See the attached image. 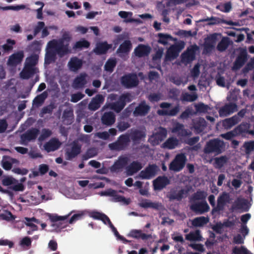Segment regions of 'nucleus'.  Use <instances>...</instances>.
Wrapping results in <instances>:
<instances>
[{
    "instance_id": "obj_1",
    "label": "nucleus",
    "mask_w": 254,
    "mask_h": 254,
    "mask_svg": "<svg viewBox=\"0 0 254 254\" xmlns=\"http://www.w3.org/2000/svg\"><path fill=\"white\" fill-rule=\"evenodd\" d=\"M225 143L223 140L214 138L207 141L204 147L203 152L206 154L214 153L218 155L222 153L225 148Z\"/></svg>"
},
{
    "instance_id": "obj_2",
    "label": "nucleus",
    "mask_w": 254,
    "mask_h": 254,
    "mask_svg": "<svg viewBox=\"0 0 254 254\" xmlns=\"http://www.w3.org/2000/svg\"><path fill=\"white\" fill-rule=\"evenodd\" d=\"M47 46L54 49L61 58L70 52L69 44L63 43L61 40L53 39L48 43Z\"/></svg>"
},
{
    "instance_id": "obj_3",
    "label": "nucleus",
    "mask_w": 254,
    "mask_h": 254,
    "mask_svg": "<svg viewBox=\"0 0 254 254\" xmlns=\"http://www.w3.org/2000/svg\"><path fill=\"white\" fill-rule=\"evenodd\" d=\"M189 190L180 187L172 188L167 194V197L170 201H181L186 198L189 194Z\"/></svg>"
},
{
    "instance_id": "obj_4",
    "label": "nucleus",
    "mask_w": 254,
    "mask_h": 254,
    "mask_svg": "<svg viewBox=\"0 0 254 254\" xmlns=\"http://www.w3.org/2000/svg\"><path fill=\"white\" fill-rule=\"evenodd\" d=\"M130 138L128 134H123L119 136L117 140L109 144V147L112 150L121 151L125 149L129 145Z\"/></svg>"
},
{
    "instance_id": "obj_5",
    "label": "nucleus",
    "mask_w": 254,
    "mask_h": 254,
    "mask_svg": "<svg viewBox=\"0 0 254 254\" xmlns=\"http://www.w3.org/2000/svg\"><path fill=\"white\" fill-rule=\"evenodd\" d=\"M121 82L124 87L129 89L136 87L139 84V80L135 73H129L121 77Z\"/></svg>"
},
{
    "instance_id": "obj_6",
    "label": "nucleus",
    "mask_w": 254,
    "mask_h": 254,
    "mask_svg": "<svg viewBox=\"0 0 254 254\" xmlns=\"http://www.w3.org/2000/svg\"><path fill=\"white\" fill-rule=\"evenodd\" d=\"M187 159L183 153L177 154L169 165V169L175 172L181 171L185 167Z\"/></svg>"
},
{
    "instance_id": "obj_7",
    "label": "nucleus",
    "mask_w": 254,
    "mask_h": 254,
    "mask_svg": "<svg viewBox=\"0 0 254 254\" xmlns=\"http://www.w3.org/2000/svg\"><path fill=\"white\" fill-rule=\"evenodd\" d=\"M184 43L171 45L167 50L165 57L166 61H171L176 59L180 51L184 48Z\"/></svg>"
},
{
    "instance_id": "obj_8",
    "label": "nucleus",
    "mask_w": 254,
    "mask_h": 254,
    "mask_svg": "<svg viewBox=\"0 0 254 254\" xmlns=\"http://www.w3.org/2000/svg\"><path fill=\"white\" fill-rule=\"evenodd\" d=\"M190 209L196 214H202L209 211L210 207L206 201L190 202Z\"/></svg>"
},
{
    "instance_id": "obj_9",
    "label": "nucleus",
    "mask_w": 254,
    "mask_h": 254,
    "mask_svg": "<svg viewBox=\"0 0 254 254\" xmlns=\"http://www.w3.org/2000/svg\"><path fill=\"white\" fill-rule=\"evenodd\" d=\"M39 132V129L35 127L27 130L20 136L21 144L27 145L28 142L35 140Z\"/></svg>"
},
{
    "instance_id": "obj_10",
    "label": "nucleus",
    "mask_w": 254,
    "mask_h": 254,
    "mask_svg": "<svg viewBox=\"0 0 254 254\" xmlns=\"http://www.w3.org/2000/svg\"><path fill=\"white\" fill-rule=\"evenodd\" d=\"M167 135V131L166 129L160 127L158 130L151 136L149 140L153 145H158L165 139Z\"/></svg>"
},
{
    "instance_id": "obj_11",
    "label": "nucleus",
    "mask_w": 254,
    "mask_h": 254,
    "mask_svg": "<svg viewBox=\"0 0 254 254\" xmlns=\"http://www.w3.org/2000/svg\"><path fill=\"white\" fill-rule=\"evenodd\" d=\"M100 194L102 196H113L115 202H123L126 204H128L130 202L129 199H126L124 196L119 195L116 190L112 189L101 191Z\"/></svg>"
},
{
    "instance_id": "obj_12",
    "label": "nucleus",
    "mask_w": 254,
    "mask_h": 254,
    "mask_svg": "<svg viewBox=\"0 0 254 254\" xmlns=\"http://www.w3.org/2000/svg\"><path fill=\"white\" fill-rule=\"evenodd\" d=\"M230 201V195L229 193L224 192L217 199V203L216 207L212 210V213L218 212L223 210L224 206L227 203Z\"/></svg>"
},
{
    "instance_id": "obj_13",
    "label": "nucleus",
    "mask_w": 254,
    "mask_h": 254,
    "mask_svg": "<svg viewBox=\"0 0 254 254\" xmlns=\"http://www.w3.org/2000/svg\"><path fill=\"white\" fill-rule=\"evenodd\" d=\"M198 49L196 45L191 46L181 55L182 61L189 63L195 59V52Z\"/></svg>"
},
{
    "instance_id": "obj_14",
    "label": "nucleus",
    "mask_w": 254,
    "mask_h": 254,
    "mask_svg": "<svg viewBox=\"0 0 254 254\" xmlns=\"http://www.w3.org/2000/svg\"><path fill=\"white\" fill-rule=\"evenodd\" d=\"M158 167L156 165H149L144 170L140 172L139 176L142 179L149 180L156 175Z\"/></svg>"
},
{
    "instance_id": "obj_15",
    "label": "nucleus",
    "mask_w": 254,
    "mask_h": 254,
    "mask_svg": "<svg viewBox=\"0 0 254 254\" xmlns=\"http://www.w3.org/2000/svg\"><path fill=\"white\" fill-rule=\"evenodd\" d=\"M250 124L247 123H242L235 128L238 135L246 136L251 135L254 136V130H250Z\"/></svg>"
},
{
    "instance_id": "obj_16",
    "label": "nucleus",
    "mask_w": 254,
    "mask_h": 254,
    "mask_svg": "<svg viewBox=\"0 0 254 254\" xmlns=\"http://www.w3.org/2000/svg\"><path fill=\"white\" fill-rule=\"evenodd\" d=\"M237 110V105L235 103H229L221 107L218 113L220 117H224L234 113Z\"/></svg>"
},
{
    "instance_id": "obj_17",
    "label": "nucleus",
    "mask_w": 254,
    "mask_h": 254,
    "mask_svg": "<svg viewBox=\"0 0 254 254\" xmlns=\"http://www.w3.org/2000/svg\"><path fill=\"white\" fill-rule=\"evenodd\" d=\"M24 57V52L22 51H18L9 57L7 64L10 66H16L21 63Z\"/></svg>"
},
{
    "instance_id": "obj_18",
    "label": "nucleus",
    "mask_w": 254,
    "mask_h": 254,
    "mask_svg": "<svg viewBox=\"0 0 254 254\" xmlns=\"http://www.w3.org/2000/svg\"><path fill=\"white\" fill-rule=\"evenodd\" d=\"M101 121L103 126L111 127L116 122V115L113 112H106L101 116Z\"/></svg>"
},
{
    "instance_id": "obj_19",
    "label": "nucleus",
    "mask_w": 254,
    "mask_h": 254,
    "mask_svg": "<svg viewBox=\"0 0 254 254\" xmlns=\"http://www.w3.org/2000/svg\"><path fill=\"white\" fill-rule=\"evenodd\" d=\"M151 49L148 45L142 44H139L134 50L133 53L138 58H142L148 56Z\"/></svg>"
},
{
    "instance_id": "obj_20",
    "label": "nucleus",
    "mask_w": 254,
    "mask_h": 254,
    "mask_svg": "<svg viewBox=\"0 0 254 254\" xmlns=\"http://www.w3.org/2000/svg\"><path fill=\"white\" fill-rule=\"evenodd\" d=\"M150 107L146 104L145 101H141L135 108L133 114L135 116H145L149 112Z\"/></svg>"
},
{
    "instance_id": "obj_21",
    "label": "nucleus",
    "mask_w": 254,
    "mask_h": 254,
    "mask_svg": "<svg viewBox=\"0 0 254 254\" xmlns=\"http://www.w3.org/2000/svg\"><path fill=\"white\" fill-rule=\"evenodd\" d=\"M170 184V181L166 176H159L153 182L155 190H161Z\"/></svg>"
},
{
    "instance_id": "obj_22",
    "label": "nucleus",
    "mask_w": 254,
    "mask_h": 254,
    "mask_svg": "<svg viewBox=\"0 0 254 254\" xmlns=\"http://www.w3.org/2000/svg\"><path fill=\"white\" fill-rule=\"evenodd\" d=\"M111 48L112 45L108 44L106 41L99 42L97 43L93 51L96 55H101L106 54Z\"/></svg>"
},
{
    "instance_id": "obj_23",
    "label": "nucleus",
    "mask_w": 254,
    "mask_h": 254,
    "mask_svg": "<svg viewBox=\"0 0 254 254\" xmlns=\"http://www.w3.org/2000/svg\"><path fill=\"white\" fill-rule=\"evenodd\" d=\"M61 145V143L58 139L53 138L44 144V147L47 152H50L58 149Z\"/></svg>"
},
{
    "instance_id": "obj_24",
    "label": "nucleus",
    "mask_w": 254,
    "mask_h": 254,
    "mask_svg": "<svg viewBox=\"0 0 254 254\" xmlns=\"http://www.w3.org/2000/svg\"><path fill=\"white\" fill-rule=\"evenodd\" d=\"M104 98L102 95L98 94L94 98L88 105V109L93 111H96L101 106V104L104 102Z\"/></svg>"
},
{
    "instance_id": "obj_25",
    "label": "nucleus",
    "mask_w": 254,
    "mask_h": 254,
    "mask_svg": "<svg viewBox=\"0 0 254 254\" xmlns=\"http://www.w3.org/2000/svg\"><path fill=\"white\" fill-rule=\"evenodd\" d=\"M128 161V157H120L118 160L115 161L114 164L111 166V171L116 172L123 169L127 164Z\"/></svg>"
},
{
    "instance_id": "obj_26",
    "label": "nucleus",
    "mask_w": 254,
    "mask_h": 254,
    "mask_svg": "<svg viewBox=\"0 0 254 254\" xmlns=\"http://www.w3.org/2000/svg\"><path fill=\"white\" fill-rule=\"evenodd\" d=\"M37 68L24 64V66L20 73V77L23 79H28L36 72Z\"/></svg>"
},
{
    "instance_id": "obj_27",
    "label": "nucleus",
    "mask_w": 254,
    "mask_h": 254,
    "mask_svg": "<svg viewBox=\"0 0 254 254\" xmlns=\"http://www.w3.org/2000/svg\"><path fill=\"white\" fill-rule=\"evenodd\" d=\"M82 64V61L77 57L71 58L68 63V66L69 69L74 72L81 68Z\"/></svg>"
},
{
    "instance_id": "obj_28",
    "label": "nucleus",
    "mask_w": 254,
    "mask_h": 254,
    "mask_svg": "<svg viewBox=\"0 0 254 254\" xmlns=\"http://www.w3.org/2000/svg\"><path fill=\"white\" fill-rule=\"evenodd\" d=\"M142 168L141 163L137 161H133L126 168L127 174L129 176H132L137 173Z\"/></svg>"
},
{
    "instance_id": "obj_29",
    "label": "nucleus",
    "mask_w": 254,
    "mask_h": 254,
    "mask_svg": "<svg viewBox=\"0 0 254 254\" xmlns=\"http://www.w3.org/2000/svg\"><path fill=\"white\" fill-rule=\"evenodd\" d=\"M128 236L136 239H140L142 240H147L152 238L151 234L143 233L141 230L136 229L131 230L128 234Z\"/></svg>"
},
{
    "instance_id": "obj_30",
    "label": "nucleus",
    "mask_w": 254,
    "mask_h": 254,
    "mask_svg": "<svg viewBox=\"0 0 254 254\" xmlns=\"http://www.w3.org/2000/svg\"><path fill=\"white\" fill-rule=\"evenodd\" d=\"M132 48V44L129 40L124 41L119 46L117 50L118 54H128ZM121 56V55H120Z\"/></svg>"
},
{
    "instance_id": "obj_31",
    "label": "nucleus",
    "mask_w": 254,
    "mask_h": 254,
    "mask_svg": "<svg viewBox=\"0 0 254 254\" xmlns=\"http://www.w3.org/2000/svg\"><path fill=\"white\" fill-rule=\"evenodd\" d=\"M81 152V146L74 143L70 150H67L65 153L66 159L70 160L77 156Z\"/></svg>"
},
{
    "instance_id": "obj_32",
    "label": "nucleus",
    "mask_w": 254,
    "mask_h": 254,
    "mask_svg": "<svg viewBox=\"0 0 254 254\" xmlns=\"http://www.w3.org/2000/svg\"><path fill=\"white\" fill-rule=\"evenodd\" d=\"M216 40V34L215 33L211 35L206 39L204 44V51L206 53L210 52L213 49L214 44Z\"/></svg>"
},
{
    "instance_id": "obj_33",
    "label": "nucleus",
    "mask_w": 254,
    "mask_h": 254,
    "mask_svg": "<svg viewBox=\"0 0 254 254\" xmlns=\"http://www.w3.org/2000/svg\"><path fill=\"white\" fill-rule=\"evenodd\" d=\"M247 60V55L246 52H241L236 58L234 63V69H239L241 68L246 63Z\"/></svg>"
},
{
    "instance_id": "obj_34",
    "label": "nucleus",
    "mask_w": 254,
    "mask_h": 254,
    "mask_svg": "<svg viewBox=\"0 0 254 254\" xmlns=\"http://www.w3.org/2000/svg\"><path fill=\"white\" fill-rule=\"evenodd\" d=\"M240 121L239 118L235 115L231 118L224 120L222 122V126L225 129H230L233 126L237 124Z\"/></svg>"
},
{
    "instance_id": "obj_35",
    "label": "nucleus",
    "mask_w": 254,
    "mask_h": 254,
    "mask_svg": "<svg viewBox=\"0 0 254 254\" xmlns=\"http://www.w3.org/2000/svg\"><path fill=\"white\" fill-rule=\"evenodd\" d=\"M206 126V122L202 118H199L193 122V127L195 131L201 133L203 131Z\"/></svg>"
},
{
    "instance_id": "obj_36",
    "label": "nucleus",
    "mask_w": 254,
    "mask_h": 254,
    "mask_svg": "<svg viewBox=\"0 0 254 254\" xmlns=\"http://www.w3.org/2000/svg\"><path fill=\"white\" fill-rule=\"evenodd\" d=\"M57 55V53L54 49L47 46V50L45 57V63L46 64H50L54 62L56 60Z\"/></svg>"
},
{
    "instance_id": "obj_37",
    "label": "nucleus",
    "mask_w": 254,
    "mask_h": 254,
    "mask_svg": "<svg viewBox=\"0 0 254 254\" xmlns=\"http://www.w3.org/2000/svg\"><path fill=\"white\" fill-rule=\"evenodd\" d=\"M123 98V96H120L117 101L110 104V108L117 113H120L126 106V103L122 99Z\"/></svg>"
},
{
    "instance_id": "obj_38",
    "label": "nucleus",
    "mask_w": 254,
    "mask_h": 254,
    "mask_svg": "<svg viewBox=\"0 0 254 254\" xmlns=\"http://www.w3.org/2000/svg\"><path fill=\"white\" fill-rule=\"evenodd\" d=\"M86 74L81 73L77 76L73 80V85L75 88H82L87 83L86 80Z\"/></svg>"
},
{
    "instance_id": "obj_39",
    "label": "nucleus",
    "mask_w": 254,
    "mask_h": 254,
    "mask_svg": "<svg viewBox=\"0 0 254 254\" xmlns=\"http://www.w3.org/2000/svg\"><path fill=\"white\" fill-rule=\"evenodd\" d=\"M180 111V107L177 105L170 110H158L157 113L160 116H175Z\"/></svg>"
},
{
    "instance_id": "obj_40",
    "label": "nucleus",
    "mask_w": 254,
    "mask_h": 254,
    "mask_svg": "<svg viewBox=\"0 0 254 254\" xmlns=\"http://www.w3.org/2000/svg\"><path fill=\"white\" fill-rule=\"evenodd\" d=\"M138 205L140 207L145 209L151 208L154 209H158L160 206L158 202H153L147 199H143L141 202L139 203Z\"/></svg>"
},
{
    "instance_id": "obj_41",
    "label": "nucleus",
    "mask_w": 254,
    "mask_h": 254,
    "mask_svg": "<svg viewBox=\"0 0 254 254\" xmlns=\"http://www.w3.org/2000/svg\"><path fill=\"white\" fill-rule=\"evenodd\" d=\"M206 193L204 191H197L190 198V202H198V201H206Z\"/></svg>"
},
{
    "instance_id": "obj_42",
    "label": "nucleus",
    "mask_w": 254,
    "mask_h": 254,
    "mask_svg": "<svg viewBox=\"0 0 254 254\" xmlns=\"http://www.w3.org/2000/svg\"><path fill=\"white\" fill-rule=\"evenodd\" d=\"M202 236L200 235L199 230H196L193 232H190L186 235V240L190 241H200L202 240Z\"/></svg>"
},
{
    "instance_id": "obj_43",
    "label": "nucleus",
    "mask_w": 254,
    "mask_h": 254,
    "mask_svg": "<svg viewBox=\"0 0 254 254\" xmlns=\"http://www.w3.org/2000/svg\"><path fill=\"white\" fill-rule=\"evenodd\" d=\"M209 221L207 217L200 216L193 219L191 222V224L194 227H201L206 224Z\"/></svg>"
},
{
    "instance_id": "obj_44",
    "label": "nucleus",
    "mask_w": 254,
    "mask_h": 254,
    "mask_svg": "<svg viewBox=\"0 0 254 254\" xmlns=\"http://www.w3.org/2000/svg\"><path fill=\"white\" fill-rule=\"evenodd\" d=\"M230 44L229 38L228 37H223L218 43L217 49L220 52H224L227 49Z\"/></svg>"
},
{
    "instance_id": "obj_45",
    "label": "nucleus",
    "mask_w": 254,
    "mask_h": 254,
    "mask_svg": "<svg viewBox=\"0 0 254 254\" xmlns=\"http://www.w3.org/2000/svg\"><path fill=\"white\" fill-rule=\"evenodd\" d=\"M117 61L115 59L110 58L104 65V70L109 73H112L116 66Z\"/></svg>"
},
{
    "instance_id": "obj_46",
    "label": "nucleus",
    "mask_w": 254,
    "mask_h": 254,
    "mask_svg": "<svg viewBox=\"0 0 254 254\" xmlns=\"http://www.w3.org/2000/svg\"><path fill=\"white\" fill-rule=\"evenodd\" d=\"M130 136L132 141L136 142L140 140L142 138H144L146 134L145 132L143 131L135 129L131 133Z\"/></svg>"
},
{
    "instance_id": "obj_47",
    "label": "nucleus",
    "mask_w": 254,
    "mask_h": 254,
    "mask_svg": "<svg viewBox=\"0 0 254 254\" xmlns=\"http://www.w3.org/2000/svg\"><path fill=\"white\" fill-rule=\"evenodd\" d=\"M178 141L176 138H169L163 144L164 148L172 149L178 145Z\"/></svg>"
},
{
    "instance_id": "obj_48",
    "label": "nucleus",
    "mask_w": 254,
    "mask_h": 254,
    "mask_svg": "<svg viewBox=\"0 0 254 254\" xmlns=\"http://www.w3.org/2000/svg\"><path fill=\"white\" fill-rule=\"evenodd\" d=\"M48 96V93L46 91L37 95L33 101V104L38 107L40 106L45 100Z\"/></svg>"
},
{
    "instance_id": "obj_49",
    "label": "nucleus",
    "mask_w": 254,
    "mask_h": 254,
    "mask_svg": "<svg viewBox=\"0 0 254 254\" xmlns=\"http://www.w3.org/2000/svg\"><path fill=\"white\" fill-rule=\"evenodd\" d=\"M197 98V95L195 93L190 94L188 92L183 93L181 96V100L182 102H193Z\"/></svg>"
},
{
    "instance_id": "obj_50",
    "label": "nucleus",
    "mask_w": 254,
    "mask_h": 254,
    "mask_svg": "<svg viewBox=\"0 0 254 254\" xmlns=\"http://www.w3.org/2000/svg\"><path fill=\"white\" fill-rule=\"evenodd\" d=\"M38 56L36 54L32 55L30 57L26 58L25 65L33 67H35V65L38 63Z\"/></svg>"
},
{
    "instance_id": "obj_51",
    "label": "nucleus",
    "mask_w": 254,
    "mask_h": 254,
    "mask_svg": "<svg viewBox=\"0 0 254 254\" xmlns=\"http://www.w3.org/2000/svg\"><path fill=\"white\" fill-rule=\"evenodd\" d=\"M73 212V211H71L67 215L65 216H58L57 215H53L50 214L49 215V218L51 222L57 223L59 221H64L67 219V218Z\"/></svg>"
},
{
    "instance_id": "obj_52",
    "label": "nucleus",
    "mask_w": 254,
    "mask_h": 254,
    "mask_svg": "<svg viewBox=\"0 0 254 254\" xmlns=\"http://www.w3.org/2000/svg\"><path fill=\"white\" fill-rule=\"evenodd\" d=\"M25 220L26 221V225L32 228V231H36L38 229V227L35 224H33V222L36 223L37 224H40V221L35 218V217L32 218H25Z\"/></svg>"
},
{
    "instance_id": "obj_53",
    "label": "nucleus",
    "mask_w": 254,
    "mask_h": 254,
    "mask_svg": "<svg viewBox=\"0 0 254 254\" xmlns=\"http://www.w3.org/2000/svg\"><path fill=\"white\" fill-rule=\"evenodd\" d=\"M158 37L159 38L158 41V43L164 45H167L168 41L172 40L173 39V37L170 35L163 33H158Z\"/></svg>"
},
{
    "instance_id": "obj_54",
    "label": "nucleus",
    "mask_w": 254,
    "mask_h": 254,
    "mask_svg": "<svg viewBox=\"0 0 254 254\" xmlns=\"http://www.w3.org/2000/svg\"><path fill=\"white\" fill-rule=\"evenodd\" d=\"M90 46V43L84 39L77 41L73 48L75 49H81L82 48H88Z\"/></svg>"
},
{
    "instance_id": "obj_55",
    "label": "nucleus",
    "mask_w": 254,
    "mask_h": 254,
    "mask_svg": "<svg viewBox=\"0 0 254 254\" xmlns=\"http://www.w3.org/2000/svg\"><path fill=\"white\" fill-rule=\"evenodd\" d=\"M130 127L129 123L124 120L119 121L117 123V127L120 132H123Z\"/></svg>"
},
{
    "instance_id": "obj_56",
    "label": "nucleus",
    "mask_w": 254,
    "mask_h": 254,
    "mask_svg": "<svg viewBox=\"0 0 254 254\" xmlns=\"http://www.w3.org/2000/svg\"><path fill=\"white\" fill-rule=\"evenodd\" d=\"M25 8V5L24 4L17 5H10L6 6H0V9L3 11L12 10L14 11H18L21 9Z\"/></svg>"
},
{
    "instance_id": "obj_57",
    "label": "nucleus",
    "mask_w": 254,
    "mask_h": 254,
    "mask_svg": "<svg viewBox=\"0 0 254 254\" xmlns=\"http://www.w3.org/2000/svg\"><path fill=\"white\" fill-rule=\"evenodd\" d=\"M52 134V131L48 128H43L42 130L41 133L38 138L40 141L45 140L46 138L49 137Z\"/></svg>"
},
{
    "instance_id": "obj_58",
    "label": "nucleus",
    "mask_w": 254,
    "mask_h": 254,
    "mask_svg": "<svg viewBox=\"0 0 254 254\" xmlns=\"http://www.w3.org/2000/svg\"><path fill=\"white\" fill-rule=\"evenodd\" d=\"M174 132H178L182 135H186L187 134V131L184 128V126L181 124H178L173 129Z\"/></svg>"
},
{
    "instance_id": "obj_59",
    "label": "nucleus",
    "mask_w": 254,
    "mask_h": 254,
    "mask_svg": "<svg viewBox=\"0 0 254 254\" xmlns=\"http://www.w3.org/2000/svg\"><path fill=\"white\" fill-rule=\"evenodd\" d=\"M200 22L209 21L208 24L209 25H216L219 23V18L216 17L211 16L199 20Z\"/></svg>"
},
{
    "instance_id": "obj_60",
    "label": "nucleus",
    "mask_w": 254,
    "mask_h": 254,
    "mask_svg": "<svg viewBox=\"0 0 254 254\" xmlns=\"http://www.w3.org/2000/svg\"><path fill=\"white\" fill-rule=\"evenodd\" d=\"M227 161V158L225 156H222L215 159V163L219 168L222 167Z\"/></svg>"
},
{
    "instance_id": "obj_61",
    "label": "nucleus",
    "mask_w": 254,
    "mask_h": 254,
    "mask_svg": "<svg viewBox=\"0 0 254 254\" xmlns=\"http://www.w3.org/2000/svg\"><path fill=\"white\" fill-rule=\"evenodd\" d=\"M161 94L159 93H151L148 96V100L151 103L158 102L159 100H161Z\"/></svg>"
},
{
    "instance_id": "obj_62",
    "label": "nucleus",
    "mask_w": 254,
    "mask_h": 254,
    "mask_svg": "<svg viewBox=\"0 0 254 254\" xmlns=\"http://www.w3.org/2000/svg\"><path fill=\"white\" fill-rule=\"evenodd\" d=\"M84 97V95L82 93L78 92L77 93L72 94L71 95L70 101L73 103H76Z\"/></svg>"
},
{
    "instance_id": "obj_63",
    "label": "nucleus",
    "mask_w": 254,
    "mask_h": 254,
    "mask_svg": "<svg viewBox=\"0 0 254 254\" xmlns=\"http://www.w3.org/2000/svg\"><path fill=\"white\" fill-rule=\"evenodd\" d=\"M233 253L234 254H248L249 251L243 246H241L240 248L235 247L233 249Z\"/></svg>"
},
{
    "instance_id": "obj_64",
    "label": "nucleus",
    "mask_w": 254,
    "mask_h": 254,
    "mask_svg": "<svg viewBox=\"0 0 254 254\" xmlns=\"http://www.w3.org/2000/svg\"><path fill=\"white\" fill-rule=\"evenodd\" d=\"M244 146L246 149V152L247 153H250L254 151V140L245 142Z\"/></svg>"
}]
</instances>
